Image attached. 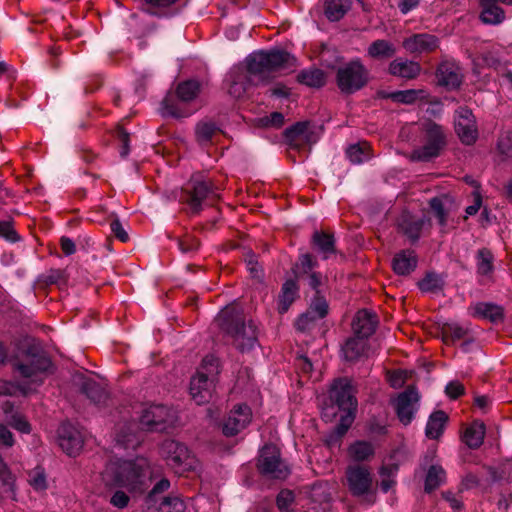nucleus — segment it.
<instances>
[{
    "instance_id": "f257e3e1",
    "label": "nucleus",
    "mask_w": 512,
    "mask_h": 512,
    "mask_svg": "<svg viewBox=\"0 0 512 512\" xmlns=\"http://www.w3.org/2000/svg\"><path fill=\"white\" fill-rule=\"evenodd\" d=\"M295 58L283 50L260 51L247 58V69L233 68L227 76V90L242 98L252 84L265 83L282 71L295 66Z\"/></svg>"
},
{
    "instance_id": "f03ea898",
    "label": "nucleus",
    "mask_w": 512,
    "mask_h": 512,
    "mask_svg": "<svg viewBox=\"0 0 512 512\" xmlns=\"http://www.w3.org/2000/svg\"><path fill=\"white\" fill-rule=\"evenodd\" d=\"M176 412L165 405H151L142 411L140 426L135 422L125 424L117 433L116 441L125 449H135L142 440L141 430H164L174 423Z\"/></svg>"
},
{
    "instance_id": "7ed1b4c3",
    "label": "nucleus",
    "mask_w": 512,
    "mask_h": 512,
    "mask_svg": "<svg viewBox=\"0 0 512 512\" xmlns=\"http://www.w3.org/2000/svg\"><path fill=\"white\" fill-rule=\"evenodd\" d=\"M147 473L148 462L143 458L135 461L116 459L106 465L101 478L108 487H123L134 493L143 490Z\"/></svg>"
},
{
    "instance_id": "20e7f679",
    "label": "nucleus",
    "mask_w": 512,
    "mask_h": 512,
    "mask_svg": "<svg viewBox=\"0 0 512 512\" xmlns=\"http://www.w3.org/2000/svg\"><path fill=\"white\" fill-rule=\"evenodd\" d=\"M215 321L239 350H250L257 343L256 326L251 320L246 321L243 309L238 304L227 305Z\"/></svg>"
},
{
    "instance_id": "39448f33",
    "label": "nucleus",
    "mask_w": 512,
    "mask_h": 512,
    "mask_svg": "<svg viewBox=\"0 0 512 512\" xmlns=\"http://www.w3.org/2000/svg\"><path fill=\"white\" fill-rule=\"evenodd\" d=\"M343 485L356 498L368 505L376 502V485L371 469L363 464H349L345 468Z\"/></svg>"
},
{
    "instance_id": "423d86ee",
    "label": "nucleus",
    "mask_w": 512,
    "mask_h": 512,
    "mask_svg": "<svg viewBox=\"0 0 512 512\" xmlns=\"http://www.w3.org/2000/svg\"><path fill=\"white\" fill-rule=\"evenodd\" d=\"M160 455L176 474L183 475L195 471L199 461L189 448L176 440L167 439L160 446Z\"/></svg>"
},
{
    "instance_id": "0eeeda50",
    "label": "nucleus",
    "mask_w": 512,
    "mask_h": 512,
    "mask_svg": "<svg viewBox=\"0 0 512 512\" xmlns=\"http://www.w3.org/2000/svg\"><path fill=\"white\" fill-rule=\"evenodd\" d=\"M219 361L213 355L202 360L201 368L192 377L190 382V395L197 404L208 402L212 396L215 376L218 374Z\"/></svg>"
},
{
    "instance_id": "6e6552de",
    "label": "nucleus",
    "mask_w": 512,
    "mask_h": 512,
    "mask_svg": "<svg viewBox=\"0 0 512 512\" xmlns=\"http://www.w3.org/2000/svg\"><path fill=\"white\" fill-rule=\"evenodd\" d=\"M369 80V71L360 59H354L337 70L336 81L341 92L352 94L363 88Z\"/></svg>"
},
{
    "instance_id": "1a4fd4ad",
    "label": "nucleus",
    "mask_w": 512,
    "mask_h": 512,
    "mask_svg": "<svg viewBox=\"0 0 512 512\" xmlns=\"http://www.w3.org/2000/svg\"><path fill=\"white\" fill-rule=\"evenodd\" d=\"M421 128L425 143L422 147L412 152V158L414 160L428 161L439 155L440 150L445 144V136L441 126L434 122L425 121L421 124Z\"/></svg>"
},
{
    "instance_id": "9d476101",
    "label": "nucleus",
    "mask_w": 512,
    "mask_h": 512,
    "mask_svg": "<svg viewBox=\"0 0 512 512\" xmlns=\"http://www.w3.org/2000/svg\"><path fill=\"white\" fill-rule=\"evenodd\" d=\"M257 467L260 473L271 479L283 480L290 474V469L281 459L275 445H265L259 453Z\"/></svg>"
},
{
    "instance_id": "9b49d317",
    "label": "nucleus",
    "mask_w": 512,
    "mask_h": 512,
    "mask_svg": "<svg viewBox=\"0 0 512 512\" xmlns=\"http://www.w3.org/2000/svg\"><path fill=\"white\" fill-rule=\"evenodd\" d=\"M50 366L47 357L41 354L28 356L24 361L16 365V370L26 379H30L32 383L39 385L43 381V374Z\"/></svg>"
},
{
    "instance_id": "f8f14e48",
    "label": "nucleus",
    "mask_w": 512,
    "mask_h": 512,
    "mask_svg": "<svg viewBox=\"0 0 512 512\" xmlns=\"http://www.w3.org/2000/svg\"><path fill=\"white\" fill-rule=\"evenodd\" d=\"M212 193L211 186L205 182L193 179L182 191L180 200L186 203L193 213L202 209V202Z\"/></svg>"
},
{
    "instance_id": "ddd939ff",
    "label": "nucleus",
    "mask_w": 512,
    "mask_h": 512,
    "mask_svg": "<svg viewBox=\"0 0 512 512\" xmlns=\"http://www.w3.org/2000/svg\"><path fill=\"white\" fill-rule=\"evenodd\" d=\"M58 442L61 449L69 456H76L82 450L84 438L75 426L64 423L58 429Z\"/></svg>"
},
{
    "instance_id": "4468645a",
    "label": "nucleus",
    "mask_w": 512,
    "mask_h": 512,
    "mask_svg": "<svg viewBox=\"0 0 512 512\" xmlns=\"http://www.w3.org/2000/svg\"><path fill=\"white\" fill-rule=\"evenodd\" d=\"M251 409L244 404L237 405L230 411L223 422L222 431L225 436H234L242 431L251 421Z\"/></svg>"
},
{
    "instance_id": "2eb2a0df",
    "label": "nucleus",
    "mask_w": 512,
    "mask_h": 512,
    "mask_svg": "<svg viewBox=\"0 0 512 512\" xmlns=\"http://www.w3.org/2000/svg\"><path fill=\"white\" fill-rule=\"evenodd\" d=\"M455 131L464 144L470 145L476 141L477 129L471 110L460 107L456 111Z\"/></svg>"
},
{
    "instance_id": "dca6fc26",
    "label": "nucleus",
    "mask_w": 512,
    "mask_h": 512,
    "mask_svg": "<svg viewBox=\"0 0 512 512\" xmlns=\"http://www.w3.org/2000/svg\"><path fill=\"white\" fill-rule=\"evenodd\" d=\"M419 395L414 388L401 393L395 400V409L400 422L404 425L411 423L417 411Z\"/></svg>"
},
{
    "instance_id": "f3484780",
    "label": "nucleus",
    "mask_w": 512,
    "mask_h": 512,
    "mask_svg": "<svg viewBox=\"0 0 512 512\" xmlns=\"http://www.w3.org/2000/svg\"><path fill=\"white\" fill-rule=\"evenodd\" d=\"M285 138L291 147L301 149L306 145L315 143L318 136L311 129L308 122H298L292 127L286 129Z\"/></svg>"
},
{
    "instance_id": "a211bd4d",
    "label": "nucleus",
    "mask_w": 512,
    "mask_h": 512,
    "mask_svg": "<svg viewBox=\"0 0 512 512\" xmlns=\"http://www.w3.org/2000/svg\"><path fill=\"white\" fill-rule=\"evenodd\" d=\"M402 46L410 54L431 53L439 47V39L432 34L419 33L405 38Z\"/></svg>"
},
{
    "instance_id": "6ab92c4d",
    "label": "nucleus",
    "mask_w": 512,
    "mask_h": 512,
    "mask_svg": "<svg viewBox=\"0 0 512 512\" xmlns=\"http://www.w3.org/2000/svg\"><path fill=\"white\" fill-rule=\"evenodd\" d=\"M331 398L335 400L340 410L357 408L354 389L351 381L347 378H341L334 382L331 389Z\"/></svg>"
},
{
    "instance_id": "aec40b11",
    "label": "nucleus",
    "mask_w": 512,
    "mask_h": 512,
    "mask_svg": "<svg viewBox=\"0 0 512 512\" xmlns=\"http://www.w3.org/2000/svg\"><path fill=\"white\" fill-rule=\"evenodd\" d=\"M438 83L448 89L460 86L463 74L460 66L454 61H443L437 69Z\"/></svg>"
},
{
    "instance_id": "412c9836",
    "label": "nucleus",
    "mask_w": 512,
    "mask_h": 512,
    "mask_svg": "<svg viewBox=\"0 0 512 512\" xmlns=\"http://www.w3.org/2000/svg\"><path fill=\"white\" fill-rule=\"evenodd\" d=\"M421 66L418 62L398 57L390 62L388 72L395 77L403 79H415L421 73Z\"/></svg>"
},
{
    "instance_id": "4be33fe9",
    "label": "nucleus",
    "mask_w": 512,
    "mask_h": 512,
    "mask_svg": "<svg viewBox=\"0 0 512 512\" xmlns=\"http://www.w3.org/2000/svg\"><path fill=\"white\" fill-rule=\"evenodd\" d=\"M377 325L376 316L368 310H360L353 320V331L356 335L366 338L374 333Z\"/></svg>"
},
{
    "instance_id": "5701e85b",
    "label": "nucleus",
    "mask_w": 512,
    "mask_h": 512,
    "mask_svg": "<svg viewBox=\"0 0 512 512\" xmlns=\"http://www.w3.org/2000/svg\"><path fill=\"white\" fill-rule=\"evenodd\" d=\"M347 455L354 463L361 464L370 461L375 455L374 445L365 440H358L349 445Z\"/></svg>"
},
{
    "instance_id": "b1692460",
    "label": "nucleus",
    "mask_w": 512,
    "mask_h": 512,
    "mask_svg": "<svg viewBox=\"0 0 512 512\" xmlns=\"http://www.w3.org/2000/svg\"><path fill=\"white\" fill-rule=\"evenodd\" d=\"M497 2V0H479L481 7L480 19L483 23L497 25L504 21L505 12Z\"/></svg>"
},
{
    "instance_id": "393cba45",
    "label": "nucleus",
    "mask_w": 512,
    "mask_h": 512,
    "mask_svg": "<svg viewBox=\"0 0 512 512\" xmlns=\"http://www.w3.org/2000/svg\"><path fill=\"white\" fill-rule=\"evenodd\" d=\"M392 267L398 275H409L417 267V256L412 250L397 253L392 261Z\"/></svg>"
},
{
    "instance_id": "a878e982",
    "label": "nucleus",
    "mask_w": 512,
    "mask_h": 512,
    "mask_svg": "<svg viewBox=\"0 0 512 512\" xmlns=\"http://www.w3.org/2000/svg\"><path fill=\"white\" fill-rule=\"evenodd\" d=\"M469 313L475 318L487 319L492 322L500 320L503 310L500 306L489 302H478L469 307Z\"/></svg>"
},
{
    "instance_id": "bb28decb",
    "label": "nucleus",
    "mask_w": 512,
    "mask_h": 512,
    "mask_svg": "<svg viewBox=\"0 0 512 512\" xmlns=\"http://www.w3.org/2000/svg\"><path fill=\"white\" fill-rule=\"evenodd\" d=\"M312 243L315 249L323 255L324 259H328L336 252L335 240L332 234L315 231L312 236Z\"/></svg>"
},
{
    "instance_id": "cd10ccee",
    "label": "nucleus",
    "mask_w": 512,
    "mask_h": 512,
    "mask_svg": "<svg viewBox=\"0 0 512 512\" xmlns=\"http://www.w3.org/2000/svg\"><path fill=\"white\" fill-rule=\"evenodd\" d=\"M424 219H416L408 213L402 214L399 219L400 230L412 241H416L424 225Z\"/></svg>"
},
{
    "instance_id": "c85d7f7f",
    "label": "nucleus",
    "mask_w": 512,
    "mask_h": 512,
    "mask_svg": "<svg viewBox=\"0 0 512 512\" xmlns=\"http://www.w3.org/2000/svg\"><path fill=\"white\" fill-rule=\"evenodd\" d=\"M396 47L393 43L385 39L373 41L368 49L367 55L372 59H388L395 55Z\"/></svg>"
},
{
    "instance_id": "c756f323",
    "label": "nucleus",
    "mask_w": 512,
    "mask_h": 512,
    "mask_svg": "<svg viewBox=\"0 0 512 512\" xmlns=\"http://www.w3.org/2000/svg\"><path fill=\"white\" fill-rule=\"evenodd\" d=\"M447 420L448 416L443 411H436L432 413L426 425V436L430 439H438L444 431Z\"/></svg>"
},
{
    "instance_id": "7c9ffc66",
    "label": "nucleus",
    "mask_w": 512,
    "mask_h": 512,
    "mask_svg": "<svg viewBox=\"0 0 512 512\" xmlns=\"http://www.w3.org/2000/svg\"><path fill=\"white\" fill-rule=\"evenodd\" d=\"M201 91V83L197 80L180 82L176 87V96L179 101L188 103L195 100Z\"/></svg>"
},
{
    "instance_id": "2f4dec72",
    "label": "nucleus",
    "mask_w": 512,
    "mask_h": 512,
    "mask_svg": "<svg viewBox=\"0 0 512 512\" xmlns=\"http://www.w3.org/2000/svg\"><path fill=\"white\" fill-rule=\"evenodd\" d=\"M485 426L482 422H473L469 427L466 428L463 441L465 444L472 449L478 448L484 440Z\"/></svg>"
},
{
    "instance_id": "473e14b6",
    "label": "nucleus",
    "mask_w": 512,
    "mask_h": 512,
    "mask_svg": "<svg viewBox=\"0 0 512 512\" xmlns=\"http://www.w3.org/2000/svg\"><path fill=\"white\" fill-rule=\"evenodd\" d=\"M351 0H327L325 15L331 21H338L351 9Z\"/></svg>"
},
{
    "instance_id": "72a5a7b5",
    "label": "nucleus",
    "mask_w": 512,
    "mask_h": 512,
    "mask_svg": "<svg viewBox=\"0 0 512 512\" xmlns=\"http://www.w3.org/2000/svg\"><path fill=\"white\" fill-rule=\"evenodd\" d=\"M494 256L490 250L482 248L476 254L477 274L481 277L490 278L494 270Z\"/></svg>"
},
{
    "instance_id": "f704fd0d",
    "label": "nucleus",
    "mask_w": 512,
    "mask_h": 512,
    "mask_svg": "<svg viewBox=\"0 0 512 512\" xmlns=\"http://www.w3.org/2000/svg\"><path fill=\"white\" fill-rule=\"evenodd\" d=\"M398 472V465L394 463L383 464L378 474L380 476V489L383 493H387L396 485V475Z\"/></svg>"
},
{
    "instance_id": "c9c22d12",
    "label": "nucleus",
    "mask_w": 512,
    "mask_h": 512,
    "mask_svg": "<svg viewBox=\"0 0 512 512\" xmlns=\"http://www.w3.org/2000/svg\"><path fill=\"white\" fill-rule=\"evenodd\" d=\"M366 341L363 337L356 335L346 341L342 348L343 356L347 361L357 360L365 351Z\"/></svg>"
},
{
    "instance_id": "e433bc0d",
    "label": "nucleus",
    "mask_w": 512,
    "mask_h": 512,
    "mask_svg": "<svg viewBox=\"0 0 512 512\" xmlns=\"http://www.w3.org/2000/svg\"><path fill=\"white\" fill-rule=\"evenodd\" d=\"M298 286L295 281L288 280L283 284L281 294L279 296L278 310L281 314L288 311L290 305L297 296Z\"/></svg>"
},
{
    "instance_id": "4c0bfd02",
    "label": "nucleus",
    "mask_w": 512,
    "mask_h": 512,
    "mask_svg": "<svg viewBox=\"0 0 512 512\" xmlns=\"http://www.w3.org/2000/svg\"><path fill=\"white\" fill-rule=\"evenodd\" d=\"M81 389L83 393H85L87 397L96 404L104 402L107 398V393L103 387L91 378L83 380L81 383Z\"/></svg>"
},
{
    "instance_id": "58836bf2",
    "label": "nucleus",
    "mask_w": 512,
    "mask_h": 512,
    "mask_svg": "<svg viewBox=\"0 0 512 512\" xmlns=\"http://www.w3.org/2000/svg\"><path fill=\"white\" fill-rule=\"evenodd\" d=\"M297 79L300 83L314 88L323 86L326 81L324 72L316 68L303 70L298 74Z\"/></svg>"
},
{
    "instance_id": "ea45409f",
    "label": "nucleus",
    "mask_w": 512,
    "mask_h": 512,
    "mask_svg": "<svg viewBox=\"0 0 512 512\" xmlns=\"http://www.w3.org/2000/svg\"><path fill=\"white\" fill-rule=\"evenodd\" d=\"M428 93L424 89H409L390 94V98L398 103L412 104L417 100L427 99Z\"/></svg>"
},
{
    "instance_id": "a19ab883",
    "label": "nucleus",
    "mask_w": 512,
    "mask_h": 512,
    "mask_svg": "<svg viewBox=\"0 0 512 512\" xmlns=\"http://www.w3.org/2000/svg\"><path fill=\"white\" fill-rule=\"evenodd\" d=\"M445 480V470L439 465H432L427 471L424 489L429 493L442 485Z\"/></svg>"
},
{
    "instance_id": "79ce46f5",
    "label": "nucleus",
    "mask_w": 512,
    "mask_h": 512,
    "mask_svg": "<svg viewBox=\"0 0 512 512\" xmlns=\"http://www.w3.org/2000/svg\"><path fill=\"white\" fill-rule=\"evenodd\" d=\"M370 145L367 142H360L348 147L346 154L354 164H361L370 159Z\"/></svg>"
},
{
    "instance_id": "37998d69",
    "label": "nucleus",
    "mask_w": 512,
    "mask_h": 512,
    "mask_svg": "<svg viewBox=\"0 0 512 512\" xmlns=\"http://www.w3.org/2000/svg\"><path fill=\"white\" fill-rule=\"evenodd\" d=\"M178 0H145L144 10L155 16H164L167 9L174 5Z\"/></svg>"
},
{
    "instance_id": "c03bdc74",
    "label": "nucleus",
    "mask_w": 512,
    "mask_h": 512,
    "mask_svg": "<svg viewBox=\"0 0 512 512\" xmlns=\"http://www.w3.org/2000/svg\"><path fill=\"white\" fill-rule=\"evenodd\" d=\"M186 504L178 495L165 497L159 506L160 512H185Z\"/></svg>"
},
{
    "instance_id": "a18cd8bd",
    "label": "nucleus",
    "mask_w": 512,
    "mask_h": 512,
    "mask_svg": "<svg viewBox=\"0 0 512 512\" xmlns=\"http://www.w3.org/2000/svg\"><path fill=\"white\" fill-rule=\"evenodd\" d=\"M28 482L36 491H44L47 488V479L42 468L36 467L28 474Z\"/></svg>"
},
{
    "instance_id": "49530a36",
    "label": "nucleus",
    "mask_w": 512,
    "mask_h": 512,
    "mask_svg": "<svg viewBox=\"0 0 512 512\" xmlns=\"http://www.w3.org/2000/svg\"><path fill=\"white\" fill-rule=\"evenodd\" d=\"M162 113L165 116H172L175 118L187 116L172 95H168L164 98L162 102Z\"/></svg>"
},
{
    "instance_id": "de8ad7c7",
    "label": "nucleus",
    "mask_w": 512,
    "mask_h": 512,
    "mask_svg": "<svg viewBox=\"0 0 512 512\" xmlns=\"http://www.w3.org/2000/svg\"><path fill=\"white\" fill-rule=\"evenodd\" d=\"M0 480L5 488L6 492L11 494V497L15 499V490H14V476L10 472L7 464L4 462L3 458L0 456Z\"/></svg>"
},
{
    "instance_id": "09e8293b",
    "label": "nucleus",
    "mask_w": 512,
    "mask_h": 512,
    "mask_svg": "<svg viewBox=\"0 0 512 512\" xmlns=\"http://www.w3.org/2000/svg\"><path fill=\"white\" fill-rule=\"evenodd\" d=\"M316 264V261L312 259L310 254H302L299 257L298 263L293 268L296 277L310 273L316 267Z\"/></svg>"
},
{
    "instance_id": "8fccbe9b",
    "label": "nucleus",
    "mask_w": 512,
    "mask_h": 512,
    "mask_svg": "<svg viewBox=\"0 0 512 512\" xmlns=\"http://www.w3.org/2000/svg\"><path fill=\"white\" fill-rule=\"evenodd\" d=\"M443 282L436 274H428L419 282V288L423 292H437L442 289Z\"/></svg>"
},
{
    "instance_id": "3c124183",
    "label": "nucleus",
    "mask_w": 512,
    "mask_h": 512,
    "mask_svg": "<svg viewBox=\"0 0 512 512\" xmlns=\"http://www.w3.org/2000/svg\"><path fill=\"white\" fill-rule=\"evenodd\" d=\"M217 128L213 123L201 122L196 127V137L198 142L207 143L215 134Z\"/></svg>"
},
{
    "instance_id": "603ef678",
    "label": "nucleus",
    "mask_w": 512,
    "mask_h": 512,
    "mask_svg": "<svg viewBox=\"0 0 512 512\" xmlns=\"http://www.w3.org/2000/svg\"><path fill=\"white\" fill-rule=\"evenodd\" d=\"M308 312L315 320L325 317L328 312V304L326 300L318 296L315 297L310 305Z\"/></svg>"
},
{
    "instance_id": "864d4df0",
    "label": "nucleus",
    "mask_w": 512,
    "mask_h": 512,
    "mask_svg": "<svg viewBox=\"0 0 512 512\" xmlns=\"http://www.w3.org/2000/svg\"><path fill=\"white\" fill-rule=\"evenodd\" d=\"M467 331L458 324H449L443 330L444 341L446 343L450 341L460 340L465 337Z\"/></svg>"
},
{
    "instance_id": "5fc2aeb1",
    "label": "nucleus",
    "mask_w": 512,
    "mask_h": 512,
    "mask_svg": "<svg viewBox=\"0 0 512 512\" xmlns=\"http://www.w3.org/2000/svg\"><path fill=\"white\" fill-rule=\"evenodd\" d=\"M344 414L340 417V423L336 427V432L339 436L344 435L352 425L355 418L356 409H341Z\"/></svg>"
},
{
    "instance_id": "6e6d98bb",
    "label": "nucleus",
    "mask_w": 512,
    "mask_h": 512,
    "mask_svg": "<svg viewBox=\"0 0 512 512\" xmlns=\"http://www.w3.org/2000/svg\"><path fill=\"white\" fill-rule=\"evenodd\" d=\"M430 208L434 216L437 218L439 225H446V211L444 209L443 200L440 198H432L430 200Z\"/></svg>"
},
{
    "instance_id": "4d7b16f0",
    "label": "nucleus",
    "mask_w": 512,
    "mask_h": 512,
    "mask_svg": "<svg viewBox=\"0 0 512 512\" xmlns=\"http://www.w3.org/2000/svg\"><path fill=\"white\" fill-rule=\"evenodd\" d=\"M277 506L282 512H291L290 507L294 502V494L290 490H282L277 496Z\"/></svg>"
},
{
    "instance_id": "13d9d810",
    "label": "nucleus",
    "mask_w": 512,
    "mask_h": 512,
    "mask_svg": "<svg viewBox=\"0 0 512 512\" xmlns=\"http://www.w3.org/2000/svg\"><path fill=\"white\" fill-rule=\"evenodd\" d=\"M29 390H30V388L27 389L25 387L15 385L14 383L0 380V398L2 396L15 395V394H17V392H22L23 394H26V393H28Z\"/></svg>"
},
{
    "instance_id": "bf43d9fd",
    "label": "nucleus",
    "mask_w": 512,
    "mask_h": 512,
    "mask_svg": "<svg viewBox=\"0 0 512 512\" xmlns=\"http://www.w3.org/2000/svg\"><path fill=\"white\" fill-rule=\"evenodd\" d=\"M129 501L130 497L122 490L115 491L110 498V503L118 509L126 508L129 504Z\"/></svg>"
},
{
    "instance_id": "052dcab7",
    "label": "nucleus",
    "mask_w": 512,
    "mask_h": 512,
    "mask_svg": "<svg viewBox=\"0 0 512 512\" xmlns=\"http://www.w3.org/2000/svg\"><path fill=\"white\" fill-rule=\"evenodd\" d=\"M260 122L265 127H280L283 125L284 116L279 112H273L269 116L260 119Z\"/></svg>"
},
{
    "instance_id": "680f3d73",
    "label": "nucleus",
    "mask_w": 512,
    "mask_h": 512,
    "mask_svg": "<svg viewBox=\"0 0 512 512\" xmlns=\"http://www.w3.org/2000/svg\"><path fill=\"white\" fill-rule=\"evenodd\" d=\"M0 237H3L10 242L18 240V235L9 222H0Z\"/></svg>"
},
{
    "instance_id": "e2e57ef3",
    "label": "nucleus",
    "mask_w": 512,
    "mask_h": 512,
    "mask_svg": "<svg viewBox=\"0 0 512 512\" xmlns=\"http://www.w3.org/2000/svg\"><path fill=\"white\" fill-rule=\"evenodd\" d=\"M442 497L449 503L450 507L455 511H460L463 508V502L458 494L451 491L442 493Z\"/></svg>"
},
{
    "instance_id": "0e129e2a",
    "label": "nucleus",
    "mask_w": 512,
    "mask_h": 512,
    "mask_svg": "<svg viewBox=\"0 0 512 512\" xmlns=\"http://www.w3.org/2000/svg\"><path fill=\"white\" fill-rule=\"evenodd\" d=\"M117 139H118L119 143L121 144L120 155H121V157H126L130 152L129 134L122 128H119L117 130Z\"/></svg>"
},
{
    "instance_id": "69168bd1",
    "label": "nucleus",
    "mask_w": 512,
    "mask_h": 512,
    "mask_svg": "<svg viewBox=\"0 0 512 512\" xmlns=\"http://www.w3.org/2000/svg\"><path fill=\"white\" fill-rule=\"evenodd\" d=\"M445 392L450 398L456 399L464 393V386L458 381H451L446 385Z\"/></svg>"
},
{
    "instance_id": "338daca9",
    "label": "nucleus",
    "mask_w": 512,
    "mask_h": 512,
    "mask_svg": "<svg viewBox=\"0 0 512 512\" xmlns=\"http://www.w3.org/2000/svg\"><path fill=\"white\" fill-rule=\"evenodd\" d=\"M178 246L182 253H190L198 249L199 242L191 237L178 240Z\"/></svg>"
},
{
    "instance_id": "774afa93",
    "label": "nucleus",
    "mask_w": 512,
    "mask_h": 512,
    "mask_svg": "<svg viewBox=\"0 0 512 512\" xmlns=\"http://www.w3.org/2000/svg\"><path fill=\"white\" fill-rule=\"evenodd\" d=\"M110 228L115 237L119 239L121 242H126L129 239L127 232L124 230L122 224L118 219H114L111 222Z\"/></svg>"
}]
</instances>
